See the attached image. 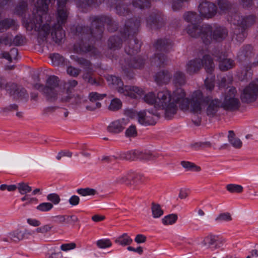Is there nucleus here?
<instances>
[{
    "mask_svg": "<svg viewBox=\"0 0 258 258\" xmlns=\"http://www.w3.org/2000/svg\"><path fill=\"white\" fill-rule=\"evenodd\" d=\"M180 164L186 171L200 172L201 170V168L200 166L196 165L192 162L182 161L181 162Z\"/></svg>",
    "mask_w": 258,
    "mask_h": 258,
    "instance_id": "40",
    "label": "nucleus"
},
{
    "mask_svg": "<svg viewBox=\"0 0 258 258\" xmlns=\"http://www.w3.org/2000/svg\"><path fill=\"white\" fill-rule=\"evenodd\" d=\"M115 9L118 15L125 16L130 13L127 6L122 2V0H116Z\"/></svg>",
    "mask_w": 258,
    "mask_h": 258,
    "instance_id": "33",
    "label": "nucleus"
},
{
    "mask_svg": "<svg viewBox=\"0 0 258 258\" xmlns=\"http://www.w3.org/2000/svg\"><path fill=\"white\" fill-rule=\"evenodd\" d=\"M71 58L83 68L86 72H93V66L92 63L86 58L76 55H72Z\"/></svg>",
    "mask_w": 258,
    "mask_h": 258,
    "instance_id": "25",
    "label": "nucleus"
},
{
    "mask_svg": "<svg viewBox=\"0 0 258 258\" xmlns=\"http://www.w3.org/2000/svg\"><path fill=\"white\" fill-rule=\"evenodd\" d=\"M228 20L233 25H242L243 23V19L237 12H235L229 15Z\"/></svg>",
    "mask_w": 258,
    "mask_h": 258,
    "instance_id": "39",
    "label": "nucleus"
},
{
    "mask_svg": "<svg viewBox=\"0 0 258 258\" xmlns=\"http://www.w3.org/2000/svg\"><path fill=\"white\" fill-rule=\"evenodd\" d=\"M215 220L217 223L228 222L232 220V217L228 212L221 213L216 217Z\"/></svg>",
    "mask_w": 258,
    "mask_h": 258,
    "instance_id": "43",
    "label": "nucleus"
},
{
    "mask_svg": "<svg viewBox=\"0 0 258 258\" xmlns=\"http://www.w3.org/2000/svg\"><path fill=\"white\" fill-rule=\"evenodd\" d=\"M216 4L220 14L229 13L233 7V4L229 0H217Z\"/></svg>",
    "mask_w": 258,
    "mask_h": 258,
    "instance_id": "27",
    "label": "nucleus"
},
{
    "mask_svg": "<svg viewBox=\"0 0 258 258\" xmlns=\"http://www.w3.org/2000/svg\"><path fill=\"white\" fill-rule=\"evenodd\" d=\"M218 60L219 69L222 71H226L233 68L235 66L234 60L228 58L225 53H221L218 57Z\"/></svg>",
    "mask_w": 258,
    "mask_h": 258,
    "instance_id": "23",
    "label": "nucleus"
},
{
    "mask_svg": "<svg viewBox=\"0 0 258 258\" xmlns=\"http://www.w3.org/2000/svg\"><path fill=\"white\" fill-rule=\"evenodd\" d=\"M93 72H86L83 75V79L87 83H89L92 85L99 86L100 85V83L95 78H94L91 74Z\"/></svg>",
    "mask_w": 258,
    "mask_h": 258,
    "instance_id": "45",
    "label": "nucleus"
},
{
    "mask_svg": "<svg viewBox=\"0 0 258 258\" xmlns=\"http://www.w3.org/2000/svg\"><path fill=\"white\" fill-rule=\"evenodd\" d=\"M19 192L21 195H26L32 190L31 186L26 182H22L18 183L17 185Z\"/></svg>",
    "mask_w": 258,
    "mask_h": 258,
    "instance_id": "47",
    "label": "nucleus"
},
{
    "mask_svg": "<svg viewBox=\"0 0 258 258\" xmlns=\"http://www.w3.org/2000/svg\"><path fill=\"white\" fill-rule=\"evenodd\" d=\"M15 21L10 19H6L0 21V31L3 32L4 30L9 29L15 25Z\"/></svg>",
    "mask_w": 258,
    "mask_h": 258,
    "instance_id": "48",
    "label": "nucleus"
},
{
    "mask_svg": "<svg viewBox=\"0 0 258 258\" xmlns=\"http://www.w3.org/2000/svg\"><path fill=\"white\" fill-rule=\"evenodd\" d=\"M138 150L130 151L120 153V159L126 160H136L138 159Z\"/></svg>",
    "mask_w": 258,
    "mask_h": 258,
    "instance_id": "38",
    "label": "nucleus"
},
{
    "mask_svg": "<svg viewBox=\"0 0 258 258\" xmlns=\"http://www.w3.org/2000/svg\"><path fill=\"white\" fill-rule=\"evenodd\" d=\"M145 63V59H143L141 56H137L133 58L130 62H126V65L129 68L140 69L144 66Z\"/></svg>",
    "mask_w": 258,
    "mask_h": 258,
    "instance_id": "37",
    "label": "nucleus"
},
{
    "mask_svg": "<svg viewBox=\"0 0 258 258\" xmlns=\"http://www.w3.org/2000/svg\"><path fill=\"white\" fill-rule=\"evenodd\" d=\"M117 92L121 95L128 96L132 98H136L137 95L142 96L144 91L137 87L124 85L123 82L116 87Z\"/></svg>",
    "mask_w": 258,
    "mask_h": 258,
    "instance_id": "16",
    "label": "nucleus"
},
{
    "mask_svg": "<svg viewBox=\"0 0 258 258\" xmlns=\"http://www.w3.org/2000/svg\"><path fill=\"white\" fill-rule=\"evenodd\" d=\"M225 241L224 239L218 235L210 234L205 237L201 243L202 245L208 246L209 247L214 245V248L217 249L221 246Z\"/></svg>",
    "mask_w": 258,
    "mask_h": 258,
    "instance_id": "19",
    "label": "nucleus"
},
{
    "mask_svg": "<svg viewBox=\"0 0 258 258\" xmlns=\"http://www.w3.org/2000/svg\"><path fill=\"white\" fill-rule=\"evenodd\" d=\"M0 88L5 89L14 99H23L28 97L26 90L14 83H6L4 80L0 79Z\"/></svg>",
    "mask_w": 258,
    "mask_h": 258,
    "instance_id": "9",
    "label": "nucleus"
},
{
    "mask_svg": "<svg viewBox=\"0 0 258 258\" xmlns=\"http://www.w3.org/2000/svg\"><path fill=\"white\" fill-rule=\"evenodd\" d=\"M158 104L165 110V117L171 119L179 108L184 111L190 110L191 101L186 97V92L181 87H177L172 93L163 90L158 93Z\"/></svg>",
    "mask_w": 258,
    "mask_h": 258,
    "instance_id": "2",
    "label": "nucleus"
},
{
    "mask_svg": "<svg viewBox=\"0 0 258 258\" xmlns=\"http://www.w3.org/2000/svg\"><path fill=\"white\" fill-rule=\"evenodd\" d=\"M34 234V231L27 229L18 228L11 231L2 238V240L6 242L18 243L24 239H28Z\"/></svg>",
    "mask_w": 258,
    "mask_h": 258,
    "instance_id": "8",
    "label": "nucleus"
},
{
    "mask_svg": "<svg viewBox=\"0 0 258 258\" xmlns=\"http://www.w3.org/2000/svg\"><path fill=\"white\" fill-rule=\"evenodd\" d=\"M188 0H173L172 2V8L174 11H177L181 9L185 2Z\"/></svg>",
    "mask_w": 258,
    "mask_h": 258,
    "instance_id": "62",
    "label": "nucleus"
},
{
    "mask_svg": "<svg viewBox=\"0 0 258 258\" xmlns=\"http://www.w3.org/2000/svg\"><path fill=\"white\" fill-rule=\"evenodd\" d=\"M122 45V40L118 36H112L109 38L108 47L110 49L116 50L119 49Z\"/></svg>",
    "mask_w": 258,
    "mask_h": 258,
    "instance_id": "35",
    "label": "nucleus"
},
{
    "mask_svg": "<svg viewBox=\"0 0 258 258\" xmlns=\"http://www.w3.org/2000/svg\"><path fill=\"white\" fill-rule=\"evenodd\" d=\"M52 63L53 66H58L62 64L64 62V57L58 53H52L49 55Z\"/></svg>",
    "mask_w": 258,
    "mask_h": 258,
    "instance_id": "42",
    "label": "nucleus"
},
{
    "mask_svg": "<svg viewBox=\"0 0 258 258\" xmlns=\"http://www.w3.org/2000/svg\"><path fill=\"white\" fill-rule=\"evenodd\" d=\"M53 208V205L49 202H44L40 204L36 207L37 210L41 212H48Z\"/></svg>",
    "mask_w": 258,
    "mask_h": 258,
    "instance_id": "53",
    "label": "nucleus"
},
{
    "mask_svg": "<svg viewBox=\"0 0 258 258\" xmlns=\"http://www.w3.org/2000/svg\"><path fill=\"white\" fill-rule=\"evenodd\" d=\"M81 49L85 52H91L92 54H96V49L93 45L83 43L80 45Z\"/></svg>",
    "mask_w": 258,
    "mask_h": 258,
    "instance_id": "61",
    "label": "nucleus"
},
{
    "mask_svg": "<svg viewBox=\"0 0 258 258\" xmlns=\"http://www.w3.org/2000/svg\"><path fill=\"white\" fill-rule=\"evenodd\" d=\"M128 172L117 176L114 180L116 184H125L127 186H128Z\"/></svg>",
    "mask_w": 258,
    "mask_h": 258,
    "instance_id": "55",
    "label": "nucleus"
},
{
    "mask_svg": "<svg viewBox=\"0 0 258 258\" xmlns=\"http://www.w3.org/2000/svg\"><path fill=\"white\" fill-rule=\"evenodd\" d=\"M146 20L147 27L151 29H158L164 24L162 14L157 10L151 12Z\"/></svg>",
    "mask_w": 258,
    "mask_h": 258,
    "instance_id": "17",
    "label": "nucleus"
},
{
    "mask_svg": "<svg viewBox=\"0 0 258 258\" xmlns=\"http://www.w3.org/2000/svg\"><path fill=\"white\" fill-rule=\"evenodd\" d=\"M47 200L51 202L52 204L57 205L60 201L59 195L56 193H52L47 196Z\"/></svg>",
    "mask_w": 258,
    "mask_h": 258,
    "instance_id": "60",
    "label": "nucleus"
},
{
    "mask_svg": "<svg viewBox=\"0 0 258 258\" xmlns=\"http://www.w3.org/2000/svg\"><path fill=\"white\" fill-rule=\"evenodd\" d=\"M141 43L137 38H130L124 50L128 55H133L140 51Z\"/></svg>",
    "mask_w": 258,
    "mask_h": 258,
    "instance_id": "21",
    "label": "nucleus"
},
{
    "mask_svg": "<svg viewBox=\"0 0 258 258\" xmlns=\"http://www.w3.org/2000/svg\"><path fill=\"white\" fill-rule=\"evenodd\" d=\"M84 97L79 94H72L70 103L72 105H79L84 100Z\"/></svg>",
    "mask_w": 258,
    "mask_h": 258,
    "instance_id": "54",
    "label": "nucleus"
},
{
    "mask_svg": "<svg viewBox=\"0 0 258 258\" xmlns=\"http://www.w3.org/2000/svg\"><path fill=\"white\" fill-rule=\"evenodd\" d=\"M58 85V78L55 76H50L47 80L46 86L43 88V94L48 101L53 102L56 99L57 93L56 88Z\"/></svg>",
    "mask_w": 258,
    "mask_h": 258,
    "instance_id": "12",
    "label": "nucleus"
},
{
    "mask_svg": "<svg viewBox=\"0 0 258 258\" xmlns=\"http://www.w3.org/2000/svg\"><path fill=\"white\" fill-rule=\"evenodd\" d=\"M237 90L235 88L230 87L225 93V97L222 102V107L226 110L234 111L239 109L240 103L239 99L235 97Z\"/></svg>",
    "mask_w": 258,
    "mask_h": 258,
    "instance_id": "10",
    "label": "nucleus"
},
{
    "mask_svg": "<svg viewBox=\"0 0 258 258\" xmlns=\"http://www.w3.org/2000/svg\"><path fill=\"white\" fill-rule=\"evenodd\" d=\"M177 220V215L175 214H172L165 216L162 219V222L165 225H172L176 222Z\"/></svg>",
    "mask_w": 258,
    "mask_h": 258,
    "instance_id": "49",
    "label": "nucleus"
},
{
    "mask_svg": "<svg viewBox=\"0 0 258 258\" xmlns=\"http://www.w3.org/2000/svg\"><path fill=\"white\" fill-rule=\"evenodd\" d=\"M226 189L230 192L240 193L243 190V187L238 184H229L227 185Z\"/></svg>",
    "mask_w": 258,
    "mask_h": 258,
    "instance_id": "57",
    "label": "nucleus"
},
{
    "mask_svg": "<svg viewBox=\"0 0 258 258\" xmlns=\"http://www.w3.org/2000/svg\"><path fill=\"white\" fill-rule=\"evenodd\" d=\"M122 106L121 101L118 98H114L111 100L108 106V109L112 111H116L120 109Z\"/></svg>",
    "mask_w": 258,
    "mask_h": 258,
    "instance_id": "46",
    "label": "nucleus"
},
{
    "mask_svg": "<svg viewBox=\"0 0 258 258\" xmlns=\"http://www.w3.org/2000/svg\"><path fill=\"white\" fill-rule=\"evenodd\" d=\"M233 28V33L236 36V39L239 42H242L246 37V28L242 25H235Z\"/></svg>",
    "mask_w": 258,
    "mask_h": 258,
    "instance_id": "29",
    "label": "nucleus"
},
{
    "mask_svg": "<svg viewBox=\"0 0 258 258\" xmlns=\"http://www.w3.org/2000/svg\"><path fill=\"white\" fill-rule=\"evenodd\" d=\"M106 96V94H99L95 92L90 93L88 96L90 103L86 105V109L89 111H93L97 109L100 108L101 107V103L99 101Z\"/></svg>",
    "mask_w": 258,
    "mask_h": 258,
    "instance_id": "18",
    "label": "nucleus"
},
{
    "mask_svg": "<svg viewBox=\"0 0 258 258\" xmlns=\"http://www.w3.org/2000/svg\"><path fill=\"white\" fill-rule=\"evenodd\" d=\"M171 41L168 39H159L154 44V47L158 52L151 58V63L157 67H163L167 64L168 59L162 52H167L171 48Z\"/></svg>",
    "mask_w": 258,
    "mask_h": 258,
    "instance_id": "7",
    "label": "nucleus"
},
{
    "mask_svg": "<svg viewBox=\"0 0 258 258\" xmlns=\"http://www.w3.org/2000/svg\"><path fill=\"white\" fill-rule=\"evenodd\" d=\"M77 192L82 196H94L97 191L95 189L89 187L81 188L77 190Z\"/></svg>",
    "mask_w": 258,
    "mask_h": 258,
    "instance_id": "50",
    "label": "nucleus"
},
{
    "mask_svg": "<svg viewBox=\"0 0 258 258\" xmlns=\"http://www.w3.org/2000/svg\"><path fill=\"white\" fill-rule=\"evenodd\" d=\"M228 141L230 144L236 149H240L242 147V143L241 140L236 137L235 134L233 131L228 132Z\"/></svg>",
    "mask_w": 258,
    "mask_h": 258,
    "instance_id": "34",
    "label": "nucleus"
},
{
    "mask_svg": "<svg viewBox=\"0 0 258 258\" xmlns=\"http://www.w3.org/2000/svg\"><path fill=\"white\" fill-rule=\"evenodd\" d=\"M151 209L152 216L154 218H158L163 215V211L158 204L153 202L151 204Z\"/></svg>",
    "mask_w": 258,
    "mask_h": 258,
    "instance_id": "41",
    "label": "nucleus"
},
{
    "mask_svg": "<svg viewBox=\"0 0 258 258\" xmlns=\"http://www.w3.org/2000/svg\"><path fill=\"white\" fill-rule=\"evenodd\" d=\"M128 186H134V189H136V187L138 184V183H143L144 177L142 175L139 173L133 172H128Z\"/></svg>",
    "mask_w": 258,
    "mask_h": 258,
    "instance_id": "26",
    "label": "nucleus"
},
{
    "mask_svg": "<svg viewBox=\"0 0 258 258\" xmlns=\"http://www.w3.org/2000/svg\"><path fill=\"white\" fill-rule=\"evenodd\" d=\"M125 135L128 137H135L137 136V131L136 126L131 125L125 131Z\"/></svg>",
    "mask_w": 258,
    "mask_h": 258,
    "instance_id": "64",
    "label": "nucleus"
},
{
    "mask_svg": "<svg viewBox=\"0 0 258 258\" xmlns=\"http://www.w3.org/2000/svg\"><path fill=\"white\" fill-rule=\"evenodd\" d=\"M114 242L122 246H125L130 245L133 242V239L127 233H124L117 237Z\"/></svg>",
    "mask_w": 258,
    "mask_h": 258,
    "instance_id": "36",
    "label": "nucleus"
},
{
    "mask_svg": "<svg viewBox=\"0 0 258 258\" xmlns=\"http://www.w3.org/2000/svg\"><path fill=\"white\" fill-rule=\"evenodd\" d=\"M155 82L159 85L168 84L171 81V74L167 70H163L157 73L155 77Z\"/></svg>",
    "mask_w": 258,
    "mask_h": 258,
    "instance_id": "24",
    "label": "nucleus"
},
{
    "mask_svg": "<svg viewBox=\"0 0 258 258\" xmlns=\"http://www.w3.org/2000/svg\"><path fill=\"white\" fill-rule=\"evenodd\" d=\"M198 10L201 17L209 19L216 15L218 8L214 3L205 1L200 4Z\"/></svg>",
    "mask_w": 258,
    "mask_h": 258,
    "instance_id": "15",
    "label": "nucleus"
},
{
    "mask_svg": "<svg viewBox=\"0 0 258 258\" xmlns=\"http://www.w3.org/2000/svg\"><path fill=\"white\" fill-rule=\"evenodd\" d=\"M128 122V119L124 118L114 120L107 126V131L112 134L119 133L124 129Z\"/></svg>",
    "mask_w": 258,
    "mask_h": 258,
    "instance_id": "20",
    "label": "nucleus"
},
{
    "mask_svg": "<svg viewBox=\"0 0 258 258\" xmlns=\"http://www.w3.org/2000/svg\"><path fill=\"white\" fill-rule=\"evenodd\" d=\"M206 106L207 115L213 117L222 107V102L218 99H213L210 96H204L200 90L194 91L191 96L190 111L194 114H200Z\"/></svg>",
    "mask_w": 258,
    "mask_h": 258,
    "instance_id": "5",
    "label": "nucleus"
},
{
    "mask_svg": "<svg viewBox=\"0 0 258 258\" xmlns=\"http://www.w3.org/2000/svg\"><path fill=\"white\" fill-rule=\"evenodd\" d=\"M202 67H204L208 73L212 74L215 64L210 55L206 54L202 59L196 58L189 60L186 64L185 71L189 75H192L198 73Z\"/></svg>",
    "mask_w": 258,
    "mask_h": 258,
    "instance_id": "6",
    "label": "nucleus"
},
{
    "mask_svg": "<svg viewBox=\"0 0 258 258\" xmlns=\"http://www.w3.org/2000/svg\"><path fill=\"white\" fill-rule=\"evenodd\" d=\"M91 28L88 27L77 26L76 32L81 35L83 42L84 41H94V39H100L102 37L105 24L108 26V29L111 32L117 28V23L111 17L106 16H94L90 18Z\"/></svg>",
    "mask_w": 258,
    "mask_h": 258,
    "instance_id": "3",
    "label": "nucleus"
},
{
    "mask_svg": "<svg viewBox=\"0 0 258 258\" xmlns=\"http://www.w3.org/2000/svg\"><path fill=\"white\" fill-rule=\"evenodd\" d=\"M143 99L146 103L150 105L155 104L156 107L162 109V106L158 104V94L156 96L153 92H149L144 96Z\"/></svg>",
    "mask_w": 258,
    "mask_h": 258,
    "instance_id": "32",
    "label": "nucleus"
},
{
    "mask_svg": "<svg viewBox=\"0 0 258 258\" xmlns=\"http://www.w3.org/2000/svg\"><path fill=\"white\" fill-rule=\"evenodd\" d=\"M97 246L100 248H106L112 245V243L109 239H101L96 242Z\"/></svg>",
    "mask_w": 258,
    "mask_h": 258,
    "instance_id": "58",
    "label": "nucleus"
},
{
    "mask_svg": "<svg viewBox=\"0 0 258 258\" xmlns=\"http://www.w3.org/2000/svg\"><path fill=\"white\" fill-rule=\"evenodd\" d=\"M27 8V4L25 1L21 2L15 9V13L18 15H22Z\"/></svg>",
    "mask_w": 258,
    "mask_h": 258,
    "instance_id": "59",
    "label": "nucleus"
},
{
    "mask_svg": "<svg viewBox=\"0 0 258 258\" xmlns=\"http://www.w3.org/2000/svg\"><path fill=\"white\" fill-rule=\"evenodd\" d=\"M140 24V19L134 18L127 20L124 24L123 31L120 32L122 38L126 39L133 36L139 31Z\"/></svg>",
    "mask_w": 258,
    "mask_h": 258,
    "instance_id": "14",
    "label": "nucleus"
},
{
    "mask_svg": "<svg viewBox=\"0 0 258 258\" xmlns=\"http://www.w3.org/2000/svg\"><path fill=\"white\" fill-rule=\"evenodd\" d=\"M138 159L140 160L150 161L155 158V156L150 152L144 153L138 150Z\"/></svg>",
    "mask_w": 258,
    "mask_h": 258,
    "instance_id": "51",
    "label": "nucleus"
},
{
    "mask_svg": "<svg viewBox=\"0 0 258 258\" xmlns=\"http://www.w3.org/2000/svg\"><path fill=\"white\" fill-rule=\"evenodd\" d=\"M243 24H242L246 29L253 25L255 22V17L253 15L243 17Z\"/></svg>",
    "mask_w": 258,
    "mask_h": 258,
    "instance_id": "52",
    "label": "nucleus"
},
{
    "mask_svg": "<svg viewBox=\"0 0 258 258\" xmlns=\"http://www.w3.org/2000/svg\"><path fill=\"white\" fill-rule=\"evenodd\" d=\"M106 80L108 82L117 87H118L122 83V81L119 78L113 75H108L106 77Z\"/></svg>",
    "mask_w": 258,
    "mask_h": 258,
    "instance_id": "56",
    "label": "nucleus"
},
{
    "mask_svg": "<svg viewBox=\"0 0 258 258\" xmlns=\"http://www.w3.org/2000/svg\"><path fill=\"white\" fill-rule=\"evenodd\" d=\"M183 18L187 22L191 23V25H196L197 26H201L200 25H198L196 24H194V23H197L200 22L201 20V15H198L196 13L193 12H188L185 13L183 15ZM190 26L189 25L186 28V31L187 30V28L188 26Z\"/></svg>",
    "mask_w": 258,
    "mask_h": 258,
    "instance_id": "28",
    "label": "nucleus"
},
{
    "mask_svg": "<svg viewBox=\"0 0 258 258\" xmlns=\"http://www.w3.org/2000/svg\"><path fill=\"white\" fill-rule=\"evenodd\" d=\"M258 97V80L253 81L246 86L240 95L242 103H250L254 102Z\"/></svg>",
    "mask_w": 258,
    "mask_h": 258,
    "instance_id": "11",
    "label": "nucleus"
},
{
    "mask_svg": "<svg viewBox=\"0 0 258 258\" xmlns=\"http://www.w3.org/2000/svg\"><path fill=\"white\" fill-rule=\"evenodd\" d=\"M132 4L135 8L140 9L150 7V0H133Z\"/></svg>",
    "mask_w": 258,
    "mask_h": 258,
    "instance_id": "44",
    "label": "nucleus"
},
{
    "mask_svg": "<svg viewBox=\"0 0 258 258\" xmlns=\"http://www.w3.org/2000/svg\"><path fill=\"white\" fill-rule=\"evenodd\" d=\"M252 46L250 45L243 46L241 48L238 53L237 57L240 61L245 60L247 58L250 57L252 54Z\"/></svg>",
    "mask_w": 258,
    "mask_h": 258,
    "instance_id": "30",
    "label": "nucleus"
},
{
    "mask_svg": "<svg viewBox=\"0 0 258 258\" xmlns=\"http://www.w3.org/2000/svg\"><path fill=\"white\" fill-rule=\"evenodd\" d=\"M138 122L145 126L153 125L156 123V119L159 118V113L156 110H143L137 113Z\"/></svg>",
    "mask_w": 258,
    "mask_h": 258,
    "instance_id": "13",
    "label": "nucleus"
},
{
    "mask_svg": "<svg viewBox=\"0 0 258 258\" xmlns=\"http://www.w3.org/2000/svg\"><path fill=\"white\" fill-rule=\"evenodd\" d=\"M104 1V0H79L77 5L82 9H86L88 7L98 6Z\"/></svg>",
    "mask_w": 258,
    "mask_h": 258,
    "instance_id": "31",
    "label": "nucleus"
},
{
    "mask_svg": "<svg viewBox=\"0 0 258 258\" xmlns=\"http://www.w3.org/2000/svg\"><path fill=\"white\" fill-rule=\"evenodd\" d=\"M67 72L69 75L76 77L80 74L81 70L80 69L69 66L67 68Z\"/></svg>",
    "mask_w": 258,
    "mask_h": 258,
    "instance_id": "63",
    "label": "nucleus"
},
{
    "mask_svg": "<svg viewBox=\"0 0 258 258\" xmlns=\"http://www.w3.org/2000/svg\"><path fill=\"white\" fill-rule=\"evenodd\" d=\"M187 33L192 37H200L206 45L210 44L212 39L220 42L228 35V30L225 27L217 26L213 29L211 25L207 24L199 27L190 25L187 28Z\"/></svg>",
    "mask_w": 258,
    "mask_h": 258,
    "instance_id": "4",
    "label": "nucleus"
},
{
    "mask_svg": "<svg viewBox=\"0 0 258 258\" xmlns=\"http://www.w3.org/2000/svg\"><path fill=\"white\" fill-rule=\"evenodd\" d=\"M68 0H39L37 2L32 15L25 16L24 24L26 29H34L38 32V36L45 38L51 32L52 40L61 43L65 38V32L62 28L68 19L69 10L66 6Z\"/></svg>",
    "mask_w": 258,
    "mask_h": 258,
    "instance_id": "1",
    "label": "nucleus"
},
{
    "mask_svg": "<svg viewBox=\"0 0 258 258\" xmlns=\"http://www.w3.org/2000/svg\"><path fill=\"white\" fill-rule=\"evenodd\" d=\"M172 84L176 87H182L186 83V77L185 73L180 70H176L171 75Z\"/></svg>",
    "mask_w": 258,
    "mask_h": 258,
    "instance_id": "22",
    "label": "nucleus"
}]
</instances>
